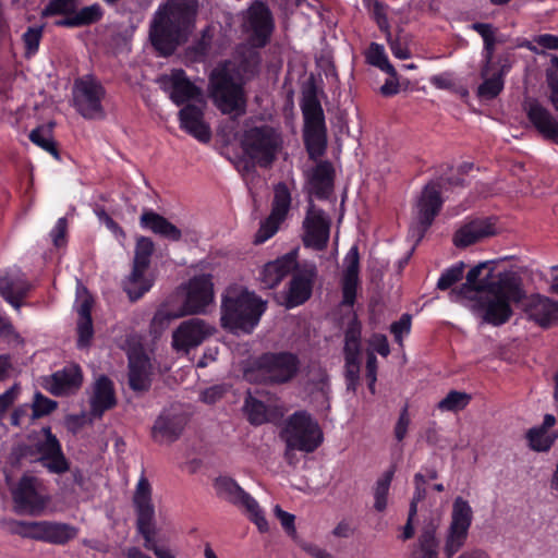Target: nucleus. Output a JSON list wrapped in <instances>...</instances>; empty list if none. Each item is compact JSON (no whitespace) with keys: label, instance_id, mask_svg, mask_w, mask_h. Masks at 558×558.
<instances>
[{"label":"nucleus","instance_id":"obj_39","mask_svg":"<svg viewBox=\"0 0 558 558\" xmlns=\"http://www.w3.org/2000/svg\"><path fill=\"white\" fill-rule=\"evenodd\" d=\"M145 357L131 359L129 363V386L132 390L143 392L150 387Z\"/></svg>","mask_w":558,"mask_h":558},{"label":"nucleus","instance_id":"obj_62","mask_svg":"<svg viewBox=\"0 0 558 558\" xmlns=\"http://www.w3.org/2000/svg\"><path fill=\"white\" fill-rule=\"evenodd\" d=\"M410 423L409 405L404 404L393 428L395 438L398 441H402L405 438Z\"/></svg>","mask_w":558,"mask_h":558},{"label":"nucleus","instance_id":"obj_34","mask_svg":"<svg viewBox=\"0 0 558 558\" xmlns=\"http://www.w3.org/2000/svg\"><path fill=\"white\" fill-rule=\"evenodd\" d=\"M436 531L437 526L434 523H428L422 527L411 558H438L439 541Z\"/></svg>","mask_w":558,"mask_h":558},{"label":"nucleus","instance_id":"obj_6","mask_svg":"<svg viewBox=\"0 0 558 558\" xmlns=\"http://www.w3.org/2000/svg\"><path fill=\"white\" fill-rule=\"evenodd\" d=\"M299 357L290 352H267L257 356L245 371V377L252 381L265 384H284L299 372Z\"/></svg>","mask_w":558,"mask_h":558},{"label":"nucleus","instance_id":"obj_16","mask_svg":"<svg viewBox=\"0 0 558 558\" xmlns=\"http://www.w3.org/2000/svg\"><path fill=\"white\" fill-rule=\"evenodd\" d=\"M472 521L473 510L469 501L461 496L456 497L442 548L446 558H452L465 545Z\"/></svg>","mask_w":558,"mask_h":558},{"label":"nucleus","instance_id":"obj_13","mask_svg":"<svg viewBox=\"0 0 558 558\" xmlns=\"http://www.w3.org/2000/svg\"><path fill=\"white\" fill-rule=\"evenodd\" d=\"M106 89L94 75L87 74L75 80L73 85V105L85 119L100 120L106 116L102 100Z\"/></svg>","mask_w":558,"mask_h":558},{"label":"nucleus","instance_id":"obj_19","mask_svg":"<svg viewBox=\"0 0 558 558\" xmlns=\"http://www.w3.org/2000/svg\"><path fill=\"white\" fill-rule=\"evenodd\" d=\"M317 277V269L314 264L304 265L301 269H295L283 292V302L281 304L290 310L304 304L313 293V287Z\"/></svg>","mask_w":558,"mask_h":558},{"label":"nucleus","instance_id":"obj_33","mask_svg":"<svg viewBox=\"0 0 558 558\" xmlns=\"http://www.w3.org/2000/svg\"><path fill=\"white\" fill-rule=\"evenodd\" d=\"M29 290L31 284L25 275L20 271L0 277V295L15 308L21 307V301Z\"/></svg>","mask_w":558,"mask_h":558},{"label":"nucleus","instance_id":"obj_25","mask_svg":"<svg viewBox=\"0 0 558 558\" xmlns=\"http://www.w3.org/2000/svg\"><path fill=\"white\" fill-rule=\"evenodd\" d=\"M526 116L536 131L545 138L558 143V117H555L537 100L530 101Z\"/></svg>","mask_w":558,"mask_h":558},{"label":"nucleus","instance_id":"obj_26","mask_svg":"<svg viewBox=\"0 0 558 558\" xmlns=\"http://www.w3.org/2000/svg\"><path fill=\"white\" fill-rule=\"evenodd\" d=\"M116 404L117 398L112 380L106 375H100L94 383L93 393L89 398L90 415L100 418Z\"/></svg>","mask_w":558,"mask_h":558},{"label":"nucleus","instance_id":"obj_45","mask_svg":"<svg viewBox=\"0 0 558 558\" xmlns=\"http://www.w3.org/2000/svg\"><path fill=\"white\" fill-rule=\"evenodd\" d=\"M46 522L47 521H12L10 530L12 533L22 537L46 541Z\"/></svg>","mask_w":558,"mask_h":558},{"label":"nucleus","instance_id":"obj_23","mask_svg":"<svg viewBox=\"0 0 558 558\" xmlns=\"http://www.w3.org/2000/svg\"><path fill=\"white\" fill-rule=\"evenodd\" d=\"M496 234V219L493 217L478 218L462 226L453 234V244L457 247H466L477 241Z\"/></svg>","mask_w":558,"mask_h":558},{"label":"nucleus","instance_id":"obj_61","mask_svg":"<svg viewBox=\"0 0 558 558\" xmlns=\"http://www.w3.org/2000/svg\"><path fill=\"white\" fill-rule=\"evenodd\" d=\"M43 36V27H28L23 34V41L25 44L26 54H33L38 50L39 43Z\"/></svg>","mask_w":558,"mask_h":558},{"label":"nucleus","instance_id":"obj_42","mask_svg":"<svg viewBox=\"0 0 558 558\" xmlns=\"http://www.w3.org/2000/svg\"><path fill=\"white\" fill-rule=\"evenodd\" d=\"M53 126L54 122H49L47 125H40L34 129L29 134V140L44 150L50 153L57 160H60L57 144L52 140Z\"/></svg>","mask_w":558,"mask_h":558},{"label":"nucleus","instance_id":"obj_54","mask_svg":"<svg viewBox=\"0 0 558 558\" xmlns=\"http://www.w3.org/2000/svg\"><path fill=\"white\" fill-rule=\"evenodd\" d=\"M366 8H372V15L378 28L385 33L386 37H390V24L386 13L387 5L378 0H363Z\"/></svg>","mask_w":558,"mask_h":558},{"label":"nucleus","instance_id":"obj_41","mask_svg":"<svg viewBox=\"0 0 558 558\" xmlns=\"http://www.w3.org/2000/svg\"><path fill=\"white\" fill-rule=\"evenodd\" d=\"M291 203L292 196L288 185L284 182L275 184L270 213L286 220L291 209Z\"/></svg>","mask_w":558,"mask_h":558},{"label":"nucleus","instance_id":"obj_31","mask_svg":"<svg viewBox=\"0 0 558 558\" xmlns=\"http://www.w3.org/2000/svg\"><path fill=\"white\" fill-rule=\"evenodd\" d=\"M199 11V0H177V46L193 33Z\"/></svg>","mask_w":558,"mask_h":558},{"label":"nucleus","instance_id":"obj_43","mask_svg":"<svg viewBox=\"0 0 558 558\" xmlns=\"http://www.w3.org/2000/svg\"><path fill=\"white\" fill-rule=\"evenodd\" d=\"M151 437L158 444H171L174 440V416L162 413L151 428Z\"/></svg>","mask_w":558,"mask_h":558},{"label":"nucleus","instance_id":"obj_17","mask_svg":"<svg viewBox=\"0 0 558 558\" xmlns=\"http://www.w3.org/2000/svg\"><path fill=\"white\" fill-rule=\"evenodd\" d=\"M149 40L159 56L174 53V0H167L155 13L149 27Z\"/></svg>","mask_w":558,"mask_h":558},{"label":"nucleus","instance_id":"obj_27","mask_svg":"<svg viewBox=\"0 0 558 558\" xmlns=\"http://www.w3.org/2000/svg\"><path fill=\"white\" fill-rule=\"evenodd\" d=\"M344 270L342 276V304L352 306L356 299L360 272L359 247L353 245L343 259Z\"/></svg>","mask_w":558,"mask_h":558},{"label":"nucleus","instance_id":"obj_10","mask_svg":"<svg viewBox=\"0 0 558 558\" xmlns=\"http://www.w3.org/2000/svg\"><path fill=\"white\" fill-rule=\"evenodd\" d=\"M276 29L274 14L267 3L254 0L241 12V31L247 45L253 48H265L271 41Z\"/></svg>","mask_w":558,"mask_h":558},{"label":"nucleus","instance_id":"obj_12","mask_svg":"<svg viewBox=\"0 0 558 558\" xmlns=\"http://www.w3.org/2000/svg\"><path fill=\"white\" fill-rule=\"evenodd\" d=\"M216 496L235 507L243 508L248 519L256 524L260 533L269 530L264 511L258 502L231 476L219 475L213 482Z\"/></svg>","mask_w":558,"mask_h":558},{"label":"nucleus","instance_id":"obj_64","mask_svg":"<svg viewBox=\"0 0 558 558\" xmlns=\"http://www.w3.org/2000/svg\"><path fill=\"white\" fill-rule=\"evenodd\" d=\"M227 389L223 385H214L204 389L199 395V400L206 404H215L222 399Z\"/></svg>","mask_w":558,"mask_h":558},{"label":"nucleus","instance_id":"obj_30","mask_svg":"<svg viewBox=\"0 0 558 558\" xmlns=\"http://www.w3.org/2000/svg\"><path fill=\"white\" fill-rule=\"evenodd\" d=\"M529 318L543 328H549L558 322V301L539 294L534 295L527 304Z\"/></svg>","mask_w":558,"mask_h":558},{"label":"nucleus","instance_id":"obj_63","mask_svg":"<svg viewBox=\"0 0 558 558\" xmlns=\"http://www.w3.org/2000/svg\"><path fill=\"white\" fill-rule=\"evenodd\" d=\"M274 513L280 520L281 526L287 532V534L289 536L295 538L296 530H295V525H294V521H295L294 514L282 510L279 505L275 506Z\"/></svg>","mask_w":558,"mask_h":558},{"label":"nucleus","instance_id":"obj_40","mask_svg":"<svg viewBox=\"0 0 558 558\" xmlns=\"http://www.w3.org/2000/svg\"><path fill=\"white\" fill-rule=\"evenodd\" d=\"M174 319V304L170 301L162 303L156 311L149 327L154 340H157Z\"/></svg>","mask_w":558,"mask_h":558},{"label":"nucleus","instance_id":"obj_3","mask_svg":"<svg viewBox=\"0 0 558 558\" xmlns=\"http://www.w3.org/2000/svg\"><path fill=\"white\" fill-rule=\"evenodd\" d=\"M44 440L36 444H19L13 447L10 454V463L14 468L21 466L24 460L39 461L50 473L62 474L69 470V461L65 458L61 444L52 434L50 426L41 428Z\"/></svg>","mask_w":558,"mask_h":558},{"label":"nucleus","instance_id":"obj_47","mask_svg":"<svg viewBox=\"0 0 558 558\" xmlns=\"http://www.w3.org/2000/svg\"><path fill=\"white\" fill-rule=\"evenodd\" d=\"M393 475L395 469L390 468L376 482L374 487V508L378 512H383L387 508L388 493Z\"/></svg>","mask_w":558,"mask_h":558},{"label":"nucleus","instance_id":"obj_59","mask_svg":"<svg viewBox=\"0 0 558 558\" xmlns=\"http://www.w3.org/2000/svg\"><path fill=\"white\" fill-rule=\"evenodd\" d=\"M68 471H70V478H66V481L70 482L64 484L66 489L74 493L76 490L75 487H78L80 490L86 492L88 489L89 480L85 476L84 472L78 468H69Z\"/></svg>","mask_w":558,"mask_h":558},{"label":"nucleus","instance_id":"obj_1","mask_svg":"<svg viewBox=\"0 0 558 558\" xmlns=\"http://www.w3.org/2000/svg\"><path fill=\"white\" fill-rule=\"evenodd\" d=\"M486 265L477 264L468 271L459 294L473 301L472 312L483 324L499 327L513 314L510 303L521 302L525 298V292L520 279L513 274H499L497 280H492L488 272L482 280H477L478 274Z\"/></svg>","mask_w":558,"mask_h":558},{"label":"nucleus","instance_id":"obj_2","mask_svg":"<svg viewBox=\"0 0 558 558\" xmlns=\"http://www.w3.org/2000/svg\"><path fill=\"white\" fill-rule=\"evenodd\" d=\"M266 310L267 301L255 292L241 286H229L221 295V327L233 333H251Z\"/></svg>","mask_w":558,"mask_h":558},{"label":"nucleus","instance_id":"obj_32","mask_svg":"<svg viewBox=\"0 0 558 558\" xmlns=\"http://www.w3.org/2000/svg\"><path fill=\"white\" fill-rule=\"evenodd\" d=\"M556 424V416L545 414L543 423L534 426L526 432V439L532 450L536 452H547L554 446L558 438L557 430H550Z\"/></svg>","mask_w":558,"mask_h":558},{"label":"nucleus","instance_id":"obj_4","mask_svg":"<svg viewBox=\"0 0 558 558\" xmlns=\"http://www.w3.org/2000/svg\"><path fill=\"white\" fill-rule=\"evenodd\" d=\"M209 95L223 114L240 117L246 111L243 83L236 81L229 62L220 63L211 71Z\"/></svg>","mask_w":558,"mask_h":558},{"label":"nucleus","instance_id":"obj_48","mask_svg":"<svg viewBox=\"0 0 558 558\" xmlns=\"http://www.w3.org/2000/svg\"><path fill=\"white\" fill-rule=\"evenodd\" d=\"M366 61L368 64L380 69L390 76L397 75V71L389 62L383 45L372 43L366 52Z\"/></svg>","mask_w":558,"mask_h":558},{"label":"nucleus","instance_id":"obj_44","mask_svg":"<svg viewBox=\"0 0 558 558\" xmlns=\"http://www.w3.org/2000/svg\"><path fill=\"white\" fill-rule=\"evenodd\" d=\"M203 93L199 87L186 78L182 69H177V105L185 100H202Z\"/></svg>","mask_w":558,"mask_h":558},{"label":"nucleus","instance_id":"obj_56","mask_svg":"<svg viewBox=\"0 0 558 558\" xmlns=\"http://www.w3.org/2000/svg\"><path fill=\"white\" fill-rule=\"evenodd\" d=\"M58 407V402L45 397L41 392H36L32 404L33 418H39L49 415Z\"/></svg>","mask_w":558,"mask_h":558},{"label":"nucleus","instance_id":"obj_51","mask_svg":"<svg viewBox=\"0 0 558 558\" xmlns=\"http://www.w3.org/2000/svg\"><path fill=\"white\" fill-rule=\"evenodd\" d=\"M77 9V0H50L44 8L41 15L44 17L64 15L72 16Z\"/></svg>","mask_w":558,"mask_h":558},{"label":"nucleus","instance_id":"obj_36","mask_svg":"<svg viewBox=\"0 0 558 558\" xmlns=\"http://www.w3.org/2000/svg\"><path fill=\"white\" fill-rule=\"evenodd\" d=\"M140 226L161 238H174V225L151 209H144L140 217Z\"/></svg>","mask_w":558,"mask_h":558},{"label":"nucleus","instance_id":"obj_22","mask_svg":"<svg viewBox=\"0 0 558 558\" xmlns=\"http://www.w3.org/2000/svg\"><path fill=\"white\" fill-rule=\"evenodd\" d=\"M296 252L287 253L264 265L259 280L265 289L277 287L287 276L298 268Z\"/></svg>","mask_w":558,"mask_h":558},{"label":"nucleus","instance_id":"obj_52","mask_svg":"<svg viewBox=\"0 0 558 558\" xmlns=\"http://www.w3.org/2000/svg\"><path fill=\"white\" fill-rule=\"evenodd\" d=\"M464 268L465 264L463 262H458L446 268L437 281V289L445 291L460 281L463 278Z\"/></svg>","mask_w":558,"mask_h":558},{"label":"nucleus","instance_id":"obj_35","mask_svg":"<svg viewBox=\"0 0 558 558\" xmlns=\"http://www.w3.org/2000/svg\"><path fill=\"white\" fill-rule=\"evenodd\" d=\"M262 395L263 392L260 390H256L255 395L248 390L242 408L247 421L254 426L263 425L269 421V408L262 399L258 398V396Z\"/></svg>","mask_w":558,"mask_h":558},{"label":"nucleus","instance_id":"obj_60","mask_svg":"<svg viewBox=\"0 0 558 558\" xmlns=\"http://www.w3.org/2000/svg\"><path fill=\"white\" fill-rule=\"evenodd\" d=\"M412 317L410 314L404 313L401 315L399 320L393 322L390 325V332L393 335L395 340L402 343L403 335H409L411 331Z\"/></svg>","mask_w":558,"mask_h":558},{"label":"nucleus","instance_id":"obj_8","mask_svg":"<svg viewBox=\"0 0 558 558\" xmlns=\"http://www.w3.org/2000/svg\"><path fill=\"white\" fill-rule=\"evenodd\" d=\"M280 438L286 445L296 447L298 451L312 453L324 440L318 422L306 411L291 414L280 432Z\"/></svg>","mask_w":558,"mask_h":558},{"label":"nucleus","instance_id":"obj_38","mask_svg":"<svg viewBox=\"0 0 558 558\" xmlns=\"http://www.w3.org/2000/svg\"><path fill=\"white\" fill-rule=\"evenodd\" d=\"M258 49L248 45L238 50V69L247 80L254 78L260 72L262 56Z\"/></svg>","mask_w":558,"mask_h":558},{"label":"nucleus","instance_id":"obj_24","mask_svg":"<svg viewBox=\"0 0 558 558\" xmlns=\"http://www.w3.org/2000/svg\"><path fill=\"white\" fill-rule=\"evenodd\" d=\"M336 171L331 161L320 160L308 173L311 193L316 198L327 201L335 190Z\"/></svg>","mask_w":558,"mask_h":558},{"label":"nucleus","instance_id":"obj_29","mask_svg":"<svg viewBox=\"0 0 558 558\" xmlns=\"http://www.w3.org/2000/svg\"><path fill=\"white\" fill-rule=\"evenodd\" d=\"M83 384V374L78 365H69L53 373L48 379V390L53 396H68L76 392Z\"/></svg>","mask_w":558,"mask_h":558},{"label":"nucleus","instance_id":"obj_18","mask_svg":"<svg viewBox=\"0 0 558 558\" xmlns=\"http://www.w3.org/2000/svg\"><path fill=\"white\" fill-rule=\"evenodd\" d=\"M302 226L305 247L316 251H323L327 247L330 238L331 218L324 209L317 207L312 199L308 201Z\"/></svg>","mask_w":558,"mask_h":558},{"label":"nucleus","instance_id":"obj_7","mask_svg":"<svg viewBox=\"0 0 558 558\" xmlns=\"http://www.w3.org/2000/svg\"><path fill=\"white\" fill-rule=\"evenodd\" d=\"M133 505L136 513V531L144 538V547L153 550L157 558H173L171 550L157 544L155 508L148 480L142 476L137 483Z\"/></svg>","mask_w":558,"mask_h":558},{"label":"nucleus","instance_id":"obj_58","mask_svg":"<svg viewBox=\"0 0 558 558\" xmlns=\"http://www.w3.org/2000/svg\"><path fill=\"white\" fill-rule=\"evenodd\" d=\"M210 48V37L207 36V31H203L202 37L189 48V54L195 61L206 58Z\"/></svg>","mask_w":558,"mask_h":558},{"label":"nucleus","instance_id":"obj_14","mask_svg":"<svg viewBox=\"0 0 558 558\" xmlns=\"http://www.w3.org/2000/svg\"><path fill=\"white\" fill-rule=\"evenodd\" d=\"M154 250L155 244L150 238L141 235L136 239L132 271L123 281V290L132 302L140 300L150 289L144 275L150 265Z\"/></svg>","mask_w":558,"mask_h":558},{"label":"nucleus","instance_id":"obj_21","mask_svg":"<svg viewBox=\"0 0 558 558\" xmlns=\"http://www.w3.org/2000/svg\"><path fill=\"white\" fill-rule=\"evenodd\" d=\"M14 511L19 514H35L43 510L44 502L35 488V478L23 476L12 490Z\"/></svg>","mask_w":558,"mask_h":558},{"label":"nucleus","instance_id":"obj_5","mask_svg":"<svg viewBox=\"0 0 558 558\" xmlns=\"http://www.w3.org/2000/svg\"><path fill=\"white\" fill-rule=\"evenodd\" d=\"M304 119L303 140L310 157L322 156L326 151L328 135L325 113L314 84L306 87L300 101Z\"/></svg>","mask_w":558,"mask_h":558},{"label":"nucleus","instance_id":"obj_57","mask_svg":"<svg viewBox=\"0 0 558 558\" xmlns=\"http://www.w3.org/2000/svg\"><path fill=\"white\" fill-rule=\"evenodd\" d=\"M94 336L93 320L78 319L77 320V348H87Z\"/></svg>","mask_w":558,"mask_h":558},{"label":"nucleus","instance_id":"obj_55","mask_svg":"<svg viewBox=\"0 0 558 558\" xmlns=\"http://www.w3.org/2000/svg\"><path fill=\"white\" fill-rule=\"evenodd\" d=\"M361 363L360 359H344V379L348 391L356 392L360 385Z\"/></svg>","mask_w":558,"mask_h":558},{"label":"nucleus","instance_id":"obj_28","mask_svg":"<svg viewBox=\"0 0 558 558\" xmlns=\"http://www.w3.org/2000/svg\"><path fill=\"white\" fill-rule=\"evenodd\" d=\"M211 333L213 328L204 319L195 317L185 320L177 327V351L197 347Z\"/></svg>","mask_w":558,"mask_h":558},{"label":"nucleus","instance_id":"obj_50","mask_svg":"<svg viewBox=\"0 0 558 558\" xmlns=\"http://www.w3.org/2000/svg\"><path fill=\"white\" fill-rule=\"evenodd\" d=\"M471 401V395L451 390L439 401L437 408L441 411L458 412L465 409Z\"/></svg>","mask_w":558,"mask_h":558},{"label":"nucleus","instance_id":"obj_37","mask_svg":"<svg viewBox=\"0 0 558 558\" xmlns=\"http://www.w3.org/2000/svg\"><path fill=\"white\" fill-rule=\"evenodd\" d=\"M102 17V10L99 4L95 3L76 10L72 16H68L54 22L59 27H82L94 24Z\"/></svg>","mask_w":558,"mask_h":558},{"label":"nucleus","instance_id":"obj_9","mask_svg":"<svg viewBox=\"0 0 558 558\" xmlns=\"http://www.w3.org/2000/svg\"><path fill=\"white\" fill-rule=\"evenodd\" d=\"M441 187L440 182L429 181L415 202L414 218L408 231V240L414 242V245L423 240L442 208Z\"/></svg>","mask_w":558,"mask_h":558},{"label":"nucleus","instance_id":"obj_53","mask_svg":"<svg viewBox=\"0 0 558 558\" xmlns=\"http://www.w3.org/2000/svg\"><path fill=\"white\" fill-rule=\"evenodd\" d=\"M504 89L502 71L494 74L492 77L485 78L477 88V95L484 99L490 100L496 98Z\"/></svg>","mask_w":558,"mask_h":558},{"label":"nucleus","instance_id":"obj_20","mask_svg":"<svg viewBox=\"0 0 558 558\" xmlns=\"http://www.w3.org/2000/svg\"><path fill=\"white\" fill-rule=\"evenodd\" d=\"M205 102L189 104L179 111L180 128L201 143L211 140V129L204 119Z\"/></svg>","mask_w":558,"mask_h":558},{"label":"nucleus","instance_id":"obj_49","mask_svg":"<svg viewBox=\"0 0 558 558\" xmlns=\"http://www.w3.org/2000/svg\"><path fill=\"white\" fill-rule=\"evenodd\" d=\"M284 222L282 218L274 214H269L264 220L260 221L259 229L255 233L254 243L263 244L272 238L279 230L280 226Z\"/></svg>","mask_w":558,"mask_h":558},{"label":"nucleus","instance_id":"obj_46","mask_svg":"<svg viewBox=\"0 0 558 558\" xmlns=\"http://www.w3.org/2000/svg\"><path fill=\"white\" fill-rule=\"evenodd\" d=\"M77 530L66 523L46 522V541L52 544H65L76 536Z\"/></svg>","mask_w":558,"mask_h":558},{"label":"nucleus","instance_id":"obj_15","mask_svg":"<svg viewBox=\"0 0 558 558\" xmlns=\"http://www.w3.org/2000/svg\"><path fill=\"white\" fill-rule=\"evenodd\" d=\"M182 293L183 299L177 310V318L185 315L205 314L215 299L211 275L202 274L192 277L182 286Z\"/></svg>","mask_w":558,"mask_h":558},{"label":"nucleus","instance_id":"obj_11","mask_svg":"<svg viewBox=\"0 0 558 558\" xmlns=\"http://www.w3.org/2000/svg\"><path fill=\"white\" fill-rule=\"evenodd\" d=\"M241 144L250 159L262 168H268L276 159L281 137L272 126L263 124L245 130Z\"/></svg>","mask_w":558,"mask_h":558}]
</instances>
